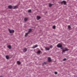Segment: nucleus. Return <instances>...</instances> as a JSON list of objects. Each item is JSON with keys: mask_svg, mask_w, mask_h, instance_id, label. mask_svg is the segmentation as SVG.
I'll use <instances>...</instances> for the list:
<instances>
[{"mask_svg": "<svg viewBox=\"0 0 77 77\" xmlns=\"http://www.w3.org/2000/svg\"><path fill=\"white\" fill-rule=\"evenodd\" d=\"M63 50L62 52H65V51H69V49H68L66 48H65Z\"/></svg>", "mask_w": 77, "mask_h": 77, "instance_id": "obj_2", "label": "nucleus"}, {"mask_svg": "<svg viewBox=\"0 0 77 77\" xmlns=\"http://www.w3.org/2000/svg\"><path fill=\"white\" fill-rule=\"evenodd\" d=\"M57 47L58 48H61V47H62V45L60 44V43H59L57 45Z\"/></svg>", "mask_w": 77, "mask_h": 77, "instance_id": "obj_3", "label": "nucleus"}, {"mask_svg": "<svg viewBox=\"0 0 77 77\" xmlns=\"http://www.w3.org/2000/svg\"><path fill=\"white\" fill-rule=\"evenodd\" d=\"M27 48H25L24 49H23V52H26V51H27Z\"/></svg>", "mask_w": 77, "mask_h": 77, "instance_id": "obj_8", "label": "nucleus"}, {"mask_svg": "<svg viewBox=\"0 0 77 77\" xmlns=\"http://www.w3.org/2000/svg\"><path fill=\"white\" fill-rule=\"evenodd\" d=\"M61 49H62V48H61Z\"/></svg>", "mask_w": 77, "mask_h": 77, "instance_id": "obj_27", "label": "nucleus"}, {"mask_svg": "<svg viewBox=\"0 0 77 77\" xmlns=\"http://www.w3.org/2000/svg\"><path fill=\"white\" fill-rule=\"evenodd\" d=\"M68 29H71V26L70 25L68 26Z\"/></svg>", "mask_w": 77, "mask_h": 77, "instance_id": "obj_19", "label": "nucleus"}, {"mask_svg": "<svg viewBox=\"0 0 77 77\" xmlns=\"http://www.w3.org/2000/svg\"><path fill=\"white\" fill-rule=\"evenodd\" d=\"M6 58L7 59H9V57L8 55H6Z\"/></svg>", "mask_w": 77, "mask_h": 77, "instance_id": "obj_12", "label": "nucleus"}, {"mask_svg": "<svg viewBox=\"0 0 77 77\" xmlns=\"http://www.w3.org/2000/svg\"><path fill=\"white\" fill-rule=\"evenodd\" d=\"M52 5H53V4H49V7H51V6H52Z\"/></svg>", "mask_w": 77, "mask_h": 77, "instance_id": "obj_18", "label": "nucleus"}, {"mask_svg": "<svg viewBox=\"0 0 77 77\" xmlns=\"http://www.w3.org/2000/svg\"><path fill=\"white\" fill-rule=\"evenodd\" d=\"M48 61L49 62H51V58L50 57H49L48 58Z\"/></svg>", "mask_w": 77, "mask_h": 77, "instance_id": "obj_6", "label": "nucleus"}, {"mask_svg": "<svg viewBox=\"0 0 77 77\" xmlns=\"http://www.w3.org/2000/svg\"><path fill=\"white\" fill-rule=\"evenodd\" d=\"M31 10H28V12H31Z\"/></svg>", "mask_w": 77, "mask_h": 77, "instance_id": "obj_22", "label": "nucleus"}, {"mask_svg": "<svg viewBox=\"0 0 77 77\" xmlns=\"http://www.w3.org/2000/svg\"><path fill=\"white\" fill-rule=\"evenodd\" d=\"M8 48H9V49H11V46L8 45Z\"/></svg>", "mask_w": 77, "mask_h": 77, "instance_id": "obj_13", "label": "nucleus"}, {"mask_svg": "<svg viewBox=\"0 0 77 77\" xmlns=\"http://www.w3.org/2000/svg\"><path fill=\"white\" fill-rule=\"evenodd\" d=\"M37 53H38V54H40V53H41V51H38L37 52Z\"/></svg>", "mask_w": 77, "mask_h": 77, "instance_id": "obj_15", "label": "nucleus"}, {"mask_svg": "<svg viewBox=\"0 0 77 77\" xmlns=\"http://www.w3.org/2000/svg\"><path fill=\"white\" fill-rule=\"evenodd\" d=\"M61 4H63V3L64 4V5H66V1H63L62 2H61L60 3Z\"/></svg>", "mask_w": 77, "mask_h": 77, "instance_id": "obj_5", "label": "nucleus"}, {"mask_svg": "<svg viewBox=\"0 0 77 77\" xmlns=\"http://www.w3.org/2000/svg\"><path fill=\"white\" fill-rule=\"evenodd\" d=\"M8 30L10 33H14V30H11L10 29H8Z\"/></svg>", "mask_w": 77, "mask_h": 77, "instance_id": "obj_4", "label": "nucleus"}, {"mask_svg": "<svg viewBox=\"0 0 77 77\" xmlns=\"http://www.w3.org/2000/svg\"><path fill=\"white\" fill-rule=\"evenodd\" d=\"M41 17H40V16H37V20H40V19H41Z\"/></svg>", "mask_w": 77, "mask_h": 77, "instance_id": "obj_7", "label": "nucleus"}, {"mask_svg": "<svg viewBox=\"0 0 77 77\" xmlns=\"http://www.w3.org/2000/svg\"><path fill=\"white\" fill-rule=\"evenodd\" d=\"M47 62H45L44 63V64H47Z\"/></svg>", "mask_w": 77, "mask_h": 77, "instance_id": "obj_24", "label": "nucleus"}, {"mask_svg": "<svg viewBox=\"0 0 77 77\" xmlns=\"http://www.w3.org/2000/svg\"><path fill=\"white\" fill-rule=\"evenodd\" d=\"M17 64H18L19 65H20V64L21 63H20V62L18 61H17Z\"/></svg>", "mask_w": 77, "mask_h": 77, "instance_id": "obj_16", "label": "nucleus"}, {"mask_svg": "<svg viewBox=\"0 0 77 77\" xmlns=\"http://www.w3.org/2000/svg\"><path fill=\"white\" fill-rule=\"evenodd\" d=\"M50 48H53V46H50Z\"/></svg>", "mask_w": 77, "mask_h": 77, "instance_id": "obj_23", "label": "nucleus"}, {"mask_svg": "<svg viewBox=\"0 0 77 77\" xmlns=\"http://www.w3.org/2000/svg\"><path fill=\"white\" fill-rule=\"evenodd\" d=\"M38 47V45H36L32 47V48H36V47Z\"/></svg>", "mask_w": 77, "mask_h": 77, "instance_id": "obj_10", "label": "nucleus"}, {"mask_svg": "<svg viewBox=\"0 0 77 77\" xmlns=\"http://www.w3.org/2000/svg\"><path fill=\"white\" fill-rule=\"evenodd\" d=\"M31 31H32V29H29L28 32L29 33H30V32H31Z\"/></svg>", "mask_w": 77, "mask_h": 77, "instance_id": "obj_14", "label": "nucleus"}, {"mask_svg": "<svg viewBox=\"0 0 77 77\" xmlns=\"http://www.w3.org/2000/svg\"><path fill=\"white\" fill-rule=\"evenodd\" d=\"M29 33L28 32L26 33L25 35V37H26V36H27V35H29Z\"/></svg>", "mask_w": 77, "mask_h": 77, "instance_id": "obj_11", "label": "nucleus"}, {"mask_svg": "<svg viewBox=\"0 0 77 77\" xmlns=\"http://www.w3.org/2000/svg\"><path fill=\"white\" fill-rule=\"evenodd\" d=\"M0 77H3V76H0Z\"/></svg>", "mask_w": 77, "mask_h": 77, "instance_id": "obj_26", "label": "nucleus"}, {"mask_svg": "<svg viewBox=\"0 0 77 77\" xmlns=\"http://www.w3.org/2000/svg\"><path fill=\"white\" fill-rule=\"evenodd\" d=\"M46 50H50V48H48V47H45V48Z\"/></svg>", "mask_w": 77, "mask_h": 77, "instance_id": "obj_9", "label": "nucleus"}, {"mask_svg": "<svg viewBox=\"0 0 77 77\" xmlns=\"http://www.w3.org/2000/svg\"><path fill=\"white\" fill-rule=\"evenodd\" d=\"M8 8H9V9H17V8H18V6L16 5V6H12L11 5H10L8 6Z\"/></svg>", "mask_w": 77, "mask_h": 77, "instance_id": "obj_1", "label": "nucleus"}, {"mask_svg": "<svg viewBox=\"0 0 77 77\" xmlns=\"http://www.w3.org/2000/svg\"><path fill=\"white\" fill-rule=\"evenodd\" d=\"M53 29H55V28H56V26H53Z\"/></svg>", "mask_w": 77, "mask_h": 77, "instance_id": "obj_20", "label": "nucleus"}, {"mask_svg": "<svg viewBox=\"0 0 77 77\" xmlns=\"http://www.w3.org/2000/svg\"><path fill=\"white\" fill-rule=\"evenodd\" d=\"M57 74V72H55V74Z\"/></svg>", "mask_w": 77, "mask_h": 77, "instance_id": "obj_25", "label": "nucleus"}, {"mask_svg": "<svg viewBox=\"0 0 77 77\" xmlns=\"http://www.w3.org/2000/svg\"><path fill=\"white\" fill-rule=\"evenodd\" d=\"M24 20H25V21H27V18H25L24 19Z\"/></svg>", "mask_w": 77, "mask_h": 77, "instance_id": "obj_17", "label": "nucleus"}, {"mask_svg": "<svg viewBox=\"0 0 77 77\" xmlns=\"http://www.w3.org/2000/svg\"><path fill=\"white\" fill-rule=\"evenodd\" d=\"M66 60V59L64 58V59H63V61H65V60Z\"/></svg>", "mask_w": 77, "mask_h": 77, "instance_id": "obj_21", "label": "nucleus"}]
</instances>
